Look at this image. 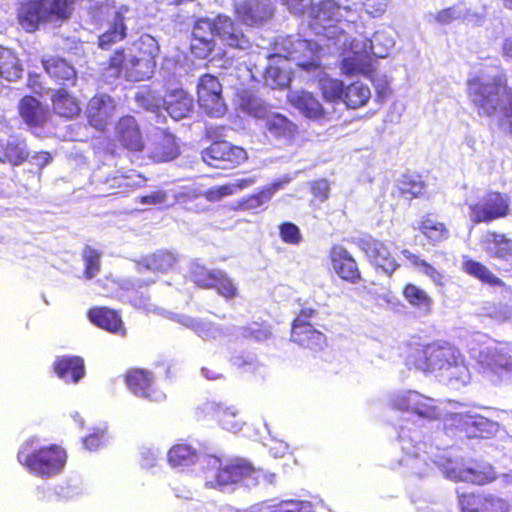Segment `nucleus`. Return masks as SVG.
<instances>
[{
  "label": "nucleus",
  "instance_id": "f257e3e1",
  "mask_svg": "<svg viewBox=\"0 0 512 512\" xmlns=\"http://www.w3.org/2000/svg\"><path fill=\"white\" fill-rule=\"evenodd\" d=\"M157 52L158 46L153 38L141 37L130 47L114 50L106 62V74L131 82L148 80L156 68Z\"/></svg>",
  "mask_w": 512,
  "mask_h": 512
},
{
  "label": "nucleus",
  "instance_id": "f03ea898",
  "mask_svg": "<svg viewBox=\"0 0 512 512\" xmlns=\"http://www.w3.org/2000/svg\"><path fill=\"white\" fill-rule=\"evenodd\" d=\"M467 93L480 116H492L499 109L509 121L512 133V87L505 74L494 76L490 82H483L480 76L467 81Z\"/></svg>",
  "mask_w": 512,
  "mask_h": 512
},
{
  "label": "nucleus",
  "instance_id": "7ed1b4c3",
  "mask_svg": "<svg viewBox=\"0 0 512 512\" xmlns=\"http://www.w3.org/2000/svg\"><path fill=\"white\" fill-rule=\"evenodd\" d=\"M73 4L74 0H21L17 4L16 19L24 31L33 33L42 24L69 19Z\"/></svg>",
  "mask_w": 512,
  "mask_h": 512
},
{
  "label": "nucleus",
  "instance_id": "20e7f679",
  "mask_svg": "<svg viewBox=\"0 0 512 512\" xmlns=\"http://www.w3.org/2000/svg\"><path fill=\"white\" fill-rule=\"evenodd\" d=\"M405 364L424 372L449 370L458 364V356L454 348L438 343L421 344L410 342L404 351Z\"/></svg>",
  "mask_w": 512,
  "mask_h": 512
},
{
  "label": "nucleus",
  "instance_id": "39448f33",
  "mask_svg": "<svg viewBox=\"0 0 512 512\" xmlns=\"http://www.w3.org/2000/svg\"><path fill=\"white\" fill-rule=\"evenodd\" d=\"M318 315L314 307L302 306L292 319L289 340L306 350L312 357H318L328 348V338L311 322Z\"/></svg>",
  "mask_w": 512,
  "mask_h": 512
},
{
  "label": "nucleus",
  "instance_id": "423d86ee",
  "mask_svg": "<svg viewBox=\"0 0 512 512\" xmlns=\"http://www.w3.org/2000/svg\"><path fill=\"white\" fill-rule=\"evenodd\" d=\"M67 458L66 450L57 444L42 446L30 452L21 449L17 453L18 462L30 473L42 478L59 474L64 469Z\"/></svg>",
  "mask_w": 512,
  "mask_h": 512
},
{
  "label": "nucleus",
  "instance_id": "0eeeda50",
  "mask_svg": "<svg viewBox=\"0 0 512 512\" xmlns=\"http://www.w3.org/2000/svg\"><path fill=\"white\" fill-rule=\"evenodd\" d=\"M320 50L313 41L289 35L275 41L273 56L294 61L301 70L311 72L321 66Z\"/></svg>",
  "mask_w": 512,
  "mask_h": 512
},
{
  "label": "nucleus",
  "instance_id": "6e6552de",
  "mask_svg": "<svg viewBox=\"0 0 512 512\" xmlns=\"http://www.w3.org/2000/svg\"><path fill=\"white\" fill-rule=\"evenodd\" d=\"M320 91L327 102H342L349 109L363 107L371 98L370 88L360 81L345 85L340 79H323L320 84Z\"/></svg>",
  "mask_w": 512,
  "mask_h": 512
},
{
  "label": "nucleus",
  "instance_id": "1a4fd4ad",
  "mask_svg": "<svg viewBox=\"0 0 512 512\" xmlns=\"http://www.w3.org/2000/svg\"><path fill=\"white\" fill-rule=\"evenodd\" d=\"M474 224L492 223L511 213V197L500 191H488L478 202L469 205Z\"/></svg>",
  "mask_w": 512,
  "mask_h": 512
},
{
  "label": "nucleus",
  "instance_id": "9d476101",
  "mask_svg": "<svg viewBox=\"0 0 512 512\" xmlns=\"http://www.w3.org/2000/svg\"><path fill=\"white\" fill-rule=\"evenodd\" d=\"M262 478H265V474L261 469H256L244 459H235L219 466L215 473L213 486L222 488L237 483L255 486Z\"/></svg>",
  "mask_w": 512,
  "mask_h": 512
},
{
  "label": "nucleus",
  "instance_id": "9b49d317",
  "mask_svg": "<svg viewBox=\"0 0 512 512\" xmlns=\"http://www.w3.org/2000/svg\"><path fill=\"white\" fill-rule=\"evenodd\" d=\"M202 159L214 168L232 169L248 159L247 151L225 140L213 141L202 152Z\"/></svg>",
  "mask_w": 512,
  "mask_h": 512
},
{
  "label": "nucleus",
  "instance_id": "f8f14e48",
  "mask_svg": "<svg viewBox=\"0 0 512 512\" xmlns=\"http://www.w3.org/2000/svg\"><path fill=\"white\" fill-rule=\"evenodd\" d=\"M197 101L201 109L211 117L225 114L227 106L222 96V85L216 76L206 73L199 78Z\"/></svg>",
  "mask_w": 512,
  "mask_h": 512
},
{
  "label": "nucleus",
  "instance_id": "ddd939ff",
  "mask_svg": "<svg viewBox=\"0 0 512 512\" xmlns=\"http://www.w3.org/2000/svg\"><path fill=\"white\" fill-rule=\"evenodd\" d=\"M216 22L214 18L199 17L191 30L189 50L196 59L205 60L212 57L216 49Z\"/></svg>",
  "mask_w": 512,
  "mask_h": 512
},
{
  "label": "nucleus",
  "instance_id": "4468645a",
  "mask_svg": "<svg viewBox=\"0 0 512 512\" xmlns=\"http://www.w3.org/2000/svg\"><path fill=\"white\" fill-rule=\"evenodd\" d=\"M355 243L368 261L376 269L382 270L387 275H392L400 267L396 257L385 242L366 235L358 238Z\"/></svg>",
  "mask_w": 512,
  "mask_h": 512
},
{
  "label": "nucleus",
  "instance_id": "2eb2a0df",
  "mask_svg": "<svg viewBox=\"0 0 512 512\" xmlns=\"http://www.w3.org/2000/svg\"><path fill=\"white\" fill-rule=\"evenodd\" d=\"M114 140L117 145L128 153H141L146 142L138 121L131 115L118 119L114 127Z\"/></svg>",
  "mask_w": 512,
  "mask_h": 512
},
{
  "label": "nucleus",
  "instance_id": "dca6fc26",
  "mask_svg": "<svg viewBox=\"0 0 512 512\" xmlns=\"http://www.w3.org/2000/svg\"><path fill=\"white\" fill-rule=\"evenodd\" d=\"M194 107L192 96L182 87L168 89L161 98L152 103V108H163L175 120L188 117Z\"/></svg>",
  "mask_w": 512,
  "mask_h": 512
},
{
  "label": "nucleus",
  "instance_id": "f3484780",
  "mask_svg": "<svg viewBox=\"0 0 512 512\" xmlns=\"http://www.w3.org/2000/svg\"><path fill=\"white\" fill-rule=\"evenodd\" d=\"M328 259L334 273L343 281L357 284L362 281V274L355 258L339 244L329 249Z\"/></svg>",
  "mask_w": 512,
  "mask_h": 512
},
{
  "label": "nucleus",
  "instance_id": "a211bd4d",
  "mask_svg": "<svg viewBox=\"0 0 512 512\" xmlns=\"http://www.w3.org/2000/svg\"><path fill=\"white\" fill-rule=\"evenodd\" d=\"M216 38L229 49L245 50L250 47V39L240 28L237 21L228 15L215 16Z\"/></svg>",
  "mask_w": 512,
  "mask_h": 512
},
{
  "label": "nucleus",
  "instance_id": "6ab92c4d",
  "mask_svg": "<svg viewBox=\"0 0 512 512\" xmlns=\"http://www.w3.org/2000/svg\"><path fill=\"white\" fill-rule=\"evenodd\" d=\"M126 5L116 9L111 19L107 21L105 30L98 36L97 45L101 50H110L114 45L122 42L128 36L126 14L129 12Z\"/></svg>",
  "mask_w": 512,
  "mask_h": 512
},
{
  "label": "nucleus",
  "instance_id": "aec40b11",
  "mask_svg": "<svg viewBox=\"0 0 512 512\" xmlns=\"http://www.w3.org/2000/svg\"><path fill=\"white\" fill-rule=\"evenodd\" d=\"M115 111V103L107 94L93 95L87 104L86 117L89 125L98 131H105Z\"/></svg>",
  "mask_w": 512,
  "mask_h": 512
},
{
  "label": "nucleus",
  "instance_id": "412c9836",
  "mask_svg": "<svg viewBox=\"0 0 512 512\" xmlns=\"http://www.w3.org/2000/svg\"><path fill=\"white\" fill-rule=\"evenodd\" d=\"M123 380L135 396L150 401L157 400L158 392L152 371L144 368H130L123 374Z\"/></svg>",
  "mask_w": 512,
  "mask_h": 512
},
{
  "label": "nucleus",
  "instance_id": "4be33fe9",
  "mask_svg": "<svg viewBox=\"0 0 512 512\" xmlns=\"http://www.w3.org/2000/svg\"><path fill=\"white\" fill-rule=\"evenodd\" d=\"M236 19L250 27L259 26L272 16L268 0H242L233 7Z\"/></svg>",
  "mask_w": 512,
  "mask_h": 512
},
{
  "label": "nucleus",
  "instance_id": "5701e85b",
  "mask_svg": "<svg viewBox=\"0 0 512 512\" xmlns=\"http://www.w3.org/2000/svg\"><path fill=\"white\" fill-rule=\"evenodd\" d=\"M446 476L454 481L486 485L496 480L497 475L491 466L467 467L463 463H451L445 468Z\"/></svg>",
  "mask_w": 512,
  "mask_h": 512
},
{
  "label": "nucleus",
  "instance_id": "b1692460",
  "mask_svg": "<svg viewBox=\"0 0 512 512\" xmlns=\"http://www.w3.org/2000/svg\"><path fill=\"white\" fill-rule=\"evenodd\" d=\"M18 115L30 129L43 128L50 120V111L38 98L24 95L17 104Z\"/></svg>",
  "mask_w": 512,
  "mask_h": 512
},
{
  "label": "nucleus",
  "instance_id": "393cba45",
  "mask_svg": "<svg viewBox=\"0 0 512 512\" xmlns=\"http://www.w3.org/2000/svg\"><path fill=\"white\" fill-rule=\"evenodd\" d=\"M459 504L462 512H510L505 499L491 494L463 493Z\"/></svg>",
  "mask_w": 512,
  "mask_h": 512
},
{
  "label": "nucleus",
  "instance_id": "a878e982",
  "mask_svg": "<svg viewBox=\"0 0 512 512\" xmlns=\"http://www.w3.org/2000/svg\"><path fill=\"white\" fill-rule=\"evenodd\" d=\"M394 403L399 410L416 414L422 418L436 419L439 416L438 408L433 404V400L416 391H407L399 395Z\"/></svg>",
  "mask_w": 512,
  "mask_h": 512
},
{
  "label": "nucleus",
  "instance_id": "bb28decb",
  "mask_svg": "<svg viewBox=\"0 0 512 512\" xmlns=\"http://www.w3.org/2000/svg\"><path fill=\"white\" fill-rule=\"evenodd\" d=\"M488 419L479 415L454 413L447 419L446 429L466 438H484Z\"/></svg>",
  "mask_w": 512,
  "mask_h": 512
},
{
  "label": "nucleus",
  "instance_id": "cd10ccee",
  "mask_svg": "<svg viewBox=\"0 0 512 512\" xmlns=\"http://www.w3.org/2000/svg\"><path fill=\"white\" fill-rule=\"evenodd\" d=\"M42 66L52 81L59 87H75L78 75L75 68L64 58L51 56L42 60Z\"/></svg>",
  "mask_w": 512,
  "mask_h": 512
},
{
  "label": "nucleus",
  "instance_id": "c85d7f7f",
  "mask_svg": "<svg viewBox=\"0 0 512 512\" xmlns=\"http://www.w3.org/2000/svg\"><path fill=\"white\" fill-rule=\"evenodd\" d=\"M420 235L430 246H438L450 238V230L448 225L437 219L435 214L426 213L420 217L415 227Z\"/></svg>",
  "mask_w": 512,
  "mask_h": 512
},
{
  "label": "nucleus",
  "instance_id": "c756f323",
  "mask_svg": "<svg viewBox=\"0 0 512 512\" xmlns=\"http://www.w3.org/2000/svg\"><path fill=\"white\" fill-rule=\"evenodd\" d=\"M180 154L176 137L167 132L161 131L154 135L148 149V157L155 163L169 162Z\"/></svg>",
  "mask_w": 512,
  "mask_h": 512
},
{
  "label": "nucleus",
  "instance_id": "7c9ffc66",
  "mask_svg": "<svg viewBox=\"0 0 512 512\" xmlns=\"http://www.w3.org/2000/svg\"><path fill=\"white\" fill-rule=\"evenodd\" d=\"M288 101L304 117L310 120L325 121L329 119V112L325 110L322 103L312 92H295L288 97Z\"/></svg>",
  "mask_w": 512,
  "mask_h": 512
},
{
  "label": "nucleus",
  "instance_id": "2f4dec72",
  "mask_svg": "<svg viewBox=\"0 0 512 512\" xmlns=\"http://www.w3.org/2000/svg\"><path fill=\"white\" fill-rule=\"evenodd\" d=\"M50 101L52 112L66 120L77 118L82 111L81 101L68 88L59 87L54 89Z\"/></svg>",
  "mask_w": 512,
  "mask_h": 512
},
{
  "label": "nucleus",
  "instance_id": "473e14b6",
  "mask_svg": "<svg viewBox=\"0 0 512 512\" xmlns=\"http://www.w3.org/2000/svg\"><path fill=\"white\" fill-rule=\"evenodd\" d=\"M87 316L91 323L103 330L122 336L126 334L120 313L115 309L95 306L88 310Z\"/></svg>",
  "mask_w": 512,
  "mask_h": 512
},
{
  "label": "nucleus",
  "instance_id": "72a5a7b5",
  "mask_svg": "<svg viewBox=\"0 0 512 512\" xmlns=\"http://www.w3.org/2000/svg\"><path fill=\"white\" fill-rule=\"evenodd\" d=\"M53 372L66 383H78L85 375L84 361L79 356H60L52 366Z\"/></svg>",
  "mask_w": 512,
  "mask_h": 512
},
{
  "label": "nucleus",
  "instance_id": "f704fd0d",
  "mask_svg": "<svg viewBox=\"0 0 512 512\" xmlns=\"http://www.w3.org/2000/svg\"><path fill=\"white\" fill-rule=\"evenodd\" d=\"M402 296L411 307L423 315H429L433 310L434 300L432 296L415 283H405L402 288Z\"/></svg>",
  "mask_w": 512,
  "mask_h": 512
},
{
  "label": "nucleus",
  "instance_id": "c9c22d12",
  "mask_svg": "<svg viewBox=\"0 0 512 512\" xmlns=\"http://www.w3.org/2000/svg\"><path fill=\"white\" fill-rule=\"evenodd\" d=\"M134 177H140V175L135 171H130L129 173L117 172L107 176L102 183L103 196L128 193L137 185Z\"/></svg>",
  "mask_w": 512,
  "mask_h": 512
},
{
  "label": "nucleus",
  "instance_id": "e433bc0d",
  "mask_svg": "<svg viewBox=\"0 0 512 512\" xmlns=\"http://www.w3.org/2000/svg\"><path fill=\"white\" fill-rule=\"evenodd\" d=\"M426 182L419 174H404L396 183V196L408 201L420 198L425 194Z\"/></svg>",
  "mask_w": 512,
  "mask_h": 512
},
{
  "label": "nucleus",
  "instance_id": "4c0bfd02",
  "mask_svg": "<svg viewBox=\"0 0 512 512\" xmlns=\"http://www.w3.org/2000/svg\"><path fill=\"white\" fill-rule=\"evenodd\" d=\"M487 250L492 258L509 263L512 268V239L495 231L487 236Z\"/></svg>",
  "mask_w": 512,
  "mask_h": 512
},
{
  "label": "nucleus",
  "instance_id": "58836bf2",
  "mask_svg": "<svg viewBox=\"0 0 512 512\" xmlns=\"http://www.w3.org/2000/svg\"><path fill=\"white\" fill-rule=\"evenodd\" d=\"M23 68L17 54L9 48L0 46V78L16 81L22 77Z\"/></svg>",
  "mask_w": 512,
  "mask_h": 512
},
{
  "label": "nucleus",
  "instance_id": "ea45409f",
  "mask_svg": "<svg viewBox=\"0 0 512 512\" xmlns=\"http://www.w3.org/2000/svg\"><path fill=\"white\" fill-rule=\"evenodd\" d=\"M29 152L23 142L0 139V162L19 166L27 161Z\"/></svg>",
  "mask_w": 512,
  "mask_h": 512
},
{
  "label": "nucleus",
  "instance_id": "a19ab883",
  "mask_svg": "<svg viewBox=\"0 0 512 512\" xmlns=\"http://www.w3.org/2000/svg\"><path fill=\"white\" fill-rule=\"evenodd\" d=\"M462 267L465 273L478 279L484 284H488L492 287L504 286L503 280L494 275L485 264L479 261L466 258L463 260Z\"/></svg>",
  "mask_w": 512,
  "mask_h": 512
},
{
  "label": "nucleus",
  "instance_id": "79ce46f5",
  "mask_svg": "<svg viewBox=\"0 0 512 512\" xmlns=\"http://www.w3.org/2000/svg\"><path fill=\"white\" fill-rule=\"evenodd\" d=\"M197 458V449L185 442L176 443L167 454L168 462L172 467L190 466L197 461Z\"/></svg>",
  "mask_w": 512,
  "mask_h": 512
},
{
  "label": "nucleus",
  "instance_id": "37998d69",
  "mask_svg": "<svg viewBox=\"0 0 512 512\" xmlns=\"http://www.w3.org/2000/svg\"><path fill=\"white\" fill-rule=\"evenodd\" d=\"M178 260L177 255L167 249L157 250L143 258L144 265L157 272H167L174 268Z\"/></svg>",
  "mask_w": 512,
  "mask_h": 512
},
{
  "label": "nucleus",
  "instance_id": "c03bdc74",
  "mask_svg": "<svg viewBox=\"0 0 512 512\" xmlns=\"http://www.w3.org/2000/svg\"><path fill=\"white\" fill-rule=\"evenodd\" d=\"M341 16V6L335 0L320 1L315 12L316 21L323 27L339 22Z\"/></svg>",
  "mask_w": 512,
  "mask_h": 512
},
{
  "label": "nucleus",
  "instance_id": "a18cd8bd",
  "mask_svg": "<svg viewBox=\"0 0 512 512\" xmlns=\"http://www.w3.org/2000/svg\"><path fill=\"white\" fill-rule=\"evenodd\" d=\"M281 188V183H273L257 193L247 195L238 201V208L242 210H253L268 202L273 194Z\"/></svg>",
  "mask_w": 512,
  "mask_h": 512
},
{
  "label": "nucleus",
  "instance_id": "49530a36",
  "mask_svg": "<svg viewBox=\"0 0 512 512\" xmlns=\"http://www.w3.org/2000/svg\"><path fill=\"white\" fill-rule=\"evenodd\" d=\"M215 420L226 430L237 431L242 426L239 411L235 407L217 405L212 411Z\"/></svg>",
  "mask_w": 512,
  "mask_h": 512
},
{
  "label": "nucleus",
  "instance_id": "de8ad7c7",
  "mask_svg": "<svg viewBox=\"0 0 512 512\" xmlns=\"http://www.w3.org/2000/svg\"><path fill=\"white\" fill-rule=\"evenodd\" d=\"M219 269H209L203 264L192 263L189 271V279L197 287L202 289H211Z\"/></svg>",
  "mask_w": 512,
  "mask_h": 512
},
{
  "label": "nucleus",
  "instance_id": "09e8293b",
  "mask_svg": "<svg viewBox=\"0 0 512 512\" xmlns=\"http://www.w3.org/2000/svg\"><path fill=\"white\" fill-rule=\"evenodd\" d=\"M404 258L414 267L421 268L423 273L429 277L435 284L442 285L444 276L432 264L421 258L420 255L411 252L408 249L402 250Z\"/></svg>",
  "mask_w": 512,
  "mask_h": 512
},
{
  "label": "nucleus",
  "instance_id": "8fccbe9b",
  "mask_svg": "<svg viewBox=\"0 0 512 512\" xmlns=\"http://www.w3.org/2000/svg\"><path fill=\"white\" fill-rule=\"evenodd\" d=\"M101 251L86 245L82 250V259L84 261V277L86 279L94 278L101 269Z\"/></svg>",
  "mask_w": 512,
  "mask_h": 512
},
{
  "label": "nucleus",
  "instance_id": "3c124183",
  "mask_svg": "<svg viewBox=\"0 0 512 512\" xmlns=\"http://www.w3.org/2000/svg\"><path fill=\"white\" fill-rule=\"evenodd\" d=\"M211 289H215L217 294L226 300H231L238 296V288L236 284L227 275V273L222 270H218Z\"/></svg>",
  "mask_w": 512,
  "mask_h": 512
},
{
  "label": "nucleus",
  "instance_id": "603ef678",
  "mask_svg": "<svg viewBox=\"0 0 512 512\" xmlns=\"http://www.w3.org/2000/svg\"><path fill=\"white\" fill-rule=\"evenodd\" d=\"M241 335L248 340L265 341L271 337L272 329L265 321H253L241 328Z\"/></svg>",
  "mask_w": 512,
  "mask_h": 512
},
{
  "label": "nucleus",
  "instance_id": "864d4df0",
  "mask_svg": "<svg viewBox=\"0 0 512 512\" xmlns=\"http://www.w3.org/2000/svg\"><path fill=\"white\" fill-rule=\"evenodd\" d=\"M266 127L277 137L291 135L295 130L294 123L281 114L270 117L267 120Z\"/></svg>",
  "mask_w": 512,
  "mask_h": 512
},
{
  "label": "nucleus",
  "instance_id": "5fc2aeb1",
  "mask_svg": "<svg viewBox=\"0 0 512 512\" xmlns=\"http://www.w3.org/2000/svg\"><path fill=\"white\" fill-rule=\"evenodd\" d=\"M279 234L284 243L298 245L302 241L299 227L292 222H283L279 225Z\"/></svg>",
  "mask_w": 512,
  "mask_h": 512
},
{
  "label": "nucleus",
  "instance_id": "6e6d98bb",
  "mask_svg": "<svg viewBox=\"0 0 512 512\" xmlns=\"http://www.w3.org/2000/svg\"><path fill=\"white\" fill-rule=\"evenodd\" d=\"M271 512H313L312 505L306 501L286 500L272 507Z\"/></svg>",
  "mask_w": 512,
  "mask_h": 512
},
{
  "label": "nucleus",
  "instance_id": "4d7b16f0",
  "mask_svg": "<svg viewBox=\"0 0 512 512\" xmlns=\"http://www.w3.org/2000/svg\"><path fill=\"white\" fill-rule=\"evenodd\" d=\"M106 442V431L104 429H96L83 438V445L88 451H96Z\"/></svg>",
  "mask_w": 512,
  "mask_h": 512
},
{
  "label": "nucleus",
  "instance_id": "13d9d810",
  "mask_svg": "<svg viewBox=\"0 0 512 512\" xmlns=\"http://www.w3.org/2000/svg\"><path fill=\"white\" fill-rule=\"evenodd\" d=\"M310 192L315 199L324 202L329 198L330 185L326 179H317L310 182Z\"/></svg>",
  "mask_w": 512,
  "mask_h": 512
},
{
  "label": "nucleus",
  "instance_id": "bf43d9fd",
  "mask_svg": "<svg viewBox=\"0 0 512 512\" xmlns=\"http://www.w3.org/2000/svg\"><path fill=\"white\" fill-rule=\"evenodd\" d=\"M362 5L364 11L371 17H380L387 9L386 0H364Z\"/></svg>",
  "mask_w": 512,
  "mask_h": 512
},
{
  "label": "nucleus",
  "instance_id": "052dcab7",
  "mask_svg": "<svg viewBox=\"0 0 512 512\" xmlns=\"http://www.w3.org/2000/svg\"><path fill=\"white\" fill-rule=\"evenodd\" d=\"M167 200V194L164 191H152L147 195L139 197V203L146 205H160Z\"/></svg>",
  "mask_w": 512,
  "mask_h": 512
},
{
  "label": "nucleus",
  "instance_id": "680f3d73",
  "mask_svg": "<svg viewBox=\"0 0 512 512\" xmlns=\"http://www.w3.org/2000/svg\"><path fill=\"white\" fill-rule=\"evenodd\" d=\"M458 18V14L453 7H448L438 11L435 15V19L442 25L450 24L452 21Z\"/></svg>",
  "mask_w": 512,
  "mask_h": 512
},
{
  "label": "nucleus",
  "instance_id": "e2e57ef3",
  "mask_svg": "<svg viewBox=\"0 0 512 512\" xmlns=\"http://www.w3.org/2000/svg\"><path fill=\"white\" fill-rule=\"evenodd\" d=\"M265 77H266V79H269V78L273 79L275 84L278 86L284 85L285 81H286L285 73L282 70H280L278 67H275V66L267 67L266 72H265Z\"/></svg>",
  "mask_w": 512,
  "mask_h": 512
},
{
  "label": "nucleus",
  "instance_id": "0e129e2a",
  "mask_svg": "<svg viewBox=\"0 0 512 512\" xmlns=\"http://www.w3.org/2000/svg\"><path fill=\"white\" fill-rule=\"evenodd\" d=\"M342 68L348 74H356L361 71L356 65L354 57H345L342 60Z\"/></svg>",
  "mask_w": 512,
  "mask_h": 512
},
{
  "label": "nucleus",
  "instance_id": "69168bd1",
  "mask_svg": "<svg viewBox=\"0 0 512 512\" xmlns=\"http://www.w3.org/2000/svg\"><path fill=\"white\" fill-rule=\"evenodd\" d=\"M254 183H255V178L250 177V178L238 179L234 183H231V184L234 186V193H235L237 190L245 189Z\"/></svg>",
  "mask_w": 512,
  "mask_h": 512
},
{
  "label": "nucleus",
  "instance_id": "338daca9",
  "mask_svg": "<svg viewBox=\"0 0 512 512\" xmlns=\"http://www.w3.org/2000/svg\"><path fill=\"white\" fill-rule=\"evenodd\" d=\"M216 188L218 189L221 198L234 194V186L231 183L216 186Z\"/></svg>",
  "mask_w": 512,
  "mask_h": 512
},
{
  "label": "nucleus",
  "instance_id": "774afa93",
  "mask_svg": "<svg viewBox=\"0 0 512 512\" xmlns=\"http://www.w3.org/2000/svg\"><path fill=\"white\" fill-rule=\"evenodd\" d=\"M502 54L504 57L512 59V38H506L503 41Z\"/></svg>",
  "mask_w": 512,
  "mask_h": 512
}]
</instances>
